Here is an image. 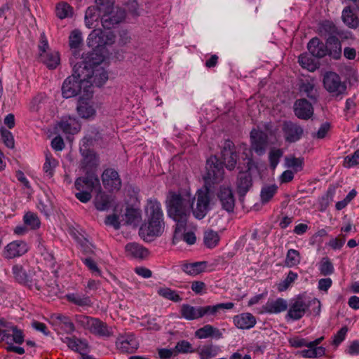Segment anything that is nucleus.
<instances>
[{"label":"nucleus","mask_w":359,"mask_h":359,"mask_svg":"<svg viewBox=\"0 0 359 359\" xmlns=\"http://www.w3.org/2000/svg\"><path fill=\"white\" fill-rule=\"evenodd\" d=\"M222 161L216 156H211L206 161V173L204 176L205 189H198L192 199L196 200V207H191V210L195 218L203 219L210 210V191L215 184H219L224 177L226 168L232 170L235 168L238 154L235 151L233 142L229 140H225L221 151Z\"/></svg>","instance_id":"1"},{"label":"nucleus","mask_w":359,"mask_h":359,"mask_svg":"<svg viewBox=\"0 0 359 359\" xmlns=\"http://www.w3.org/2000/svg\"><path fill=\"white\" fill-rule=\"evenodd\" d=\"M193 204L194 199H191L190 195L182 196L170 193L167 203V212L168 216L176 222L173 235L174 242L179 233L186 229Z\"/></svg>","instance_id":"2"},{"label":"nucleus","mask_w":359,"mask_h":359,"mask_svg":"<svg viewBox=\"0 0 359 359\" xmlns=\"http://www.w3.org/2000/svg\"><path fill=\"white\" fill-rule=\"evenodd\" d=\"M104 59L103 55L100 53H88L81 58L79 62L82 65L81 69L83 78L86 80V87L90 88L93 85L100 87L107 81L108 74L101 67Z\"/></svg>","instance_id":"3"},{"label":"nucleus","mask_w":359,"mask_h":359,"mask_svg":"<svg viewBox=\"0 0 359 359\" xmlns=\"http://www.w3.org/2000/svg\"><path fill=\"white\" fill-rule=\"evenodd\" d=\"M147 218V236H160L165 228L163 212L161 205L156 198L147 201L145 206Z\"/></svg>","instance_id":"4"},{"label":"nucleus","mask_w":359,"mask_h":359,"mask_svg":"<svg viewBox=\"0 0 359 359\" xmlns=\"http://www.w3.org/2000/svg\"><path fill=\"white\" fill-rule=\"evenodd\" d=\"M78 191L75 197L81 203H88L92 198V191L101 189L98 176L94 172H86L85 176L78 177L74 182Z\"/></svg>","instance_id":"5"},{"label":"nucleus","mask_w":359,"mask_h":359,"mask_svg":"<svg viewBox=\"0 0 359 359\" xmlns=\"http://www.w3.org/2000/svg\"><path fill=\"white\" fill-rule=\"evenodd\" d=\"M82 65L80 62H76L73 66V73L68 76L63 82L62 86V96L65 98H70L77 95L81 93L82 88L84 91L88 92V87L86 86V80L83 78L81 73Z\"/></svg>","instance_id":"6"},{"label":"nucleus","mask_w":359,"mask_h":359,"mask_svg":"<svg viewBox=\"0 0 359 359\" xmlns=\"http://www.w3.org/2000/svg\"><path fill=\"white\" fill-rule=\"evenodd\" d=\"M323 337H319L313 341H309L307 339L300 337H294L289 340L290 345L294 348L306 347L299 352L300 355L304 358H320L325 355V348L320 346Z\"/></svg>","instance_id":"7"},{"label":"nucleus","mask_w":359,"mask_h":359,"mask_svg":"<svg viewBox=\"0 0 359 359\" xmlns=\"http://www.w3.org/2000/svg\"><path fill=\"white\" fill-rule=\"evenodd\" d=\"M12 273L14 279L19 284L28 287L29 290H41L43 281L33 269L27 271L22 265L15 264L12 267Z\"/></svg>","instance_id":"8"},{"label":"nucleus","mask_w":359,"mask_h":359,"mask_svg":"<svg viewBox=\"0 0 359 359\" xmlns=\"http://www.w3.org/2000/svg\"><path fill=\"white\" fill-rule=\"evenodd\" d=\"M115 35L111 32H103L101 29H93L88 35L87 44L93 48L91 53H99V48L114 43Z\"/></svg>","instance_id":"9"},{"label":"nucleus","mask_w":359,"mask_h":359,"mask_svg":"<svg viewBox=\"0 0 359 359\" xmlns=\"http://www.w3.org/2000/svg\"><path fill=\"white\" fill-rule=\"evenodd\" d=\"M323 82L324 88L333 96H339L346 93V83L341 81L339 75L334 72H326Z\"/></svg>","instance_id":"10"},{"label":"nucleus","mask_w":359,"mask_h":359,"mask_svg":"<svg viewBox=\"0 0 359 359\" xmlns=\"http://www.w3.org/2000/svg\"><path fill=\"white\" fill-rule=\"evenodd\" d=\"M50 323L58 334H70L75 331L74 324L67 316L53 313L50 317Z\"/></svg>","instance_id":"11"},{"label":"nucleus","mask_w":359,"mask_h":359,"mask_svg":"<svg viewBox=\"0 0 359 359\" xmlns=\"http://www.w3.org/2000/svg\"><path fill=\"white\" fill-rule=\"evenodd\" d=\"M309 308L308 301L303 296L298 295L291 300L286 318L298 320L304 316Z\"/></svg>","instance_id":"12"},{"label":"nucleus","mask_w":359,"mask_h":359,"mask_svg":"<svg viewBox=\"0 0 359 359\" xmlns=\"http://www.w3.org/2000/svg\"><path fill=\"white\" fill-rule=\"evenodd\" d=\"M102 181L105 189L109 192L118 191L122 186V180L115 169L108 168L102 174Z\"/></svg>","instance_id":"13"},{"label":"nucleus","mask_w":359,"mask_h":359,"mask_svg":"<svg viewBox=\"0 0 359 359\" xmlns=\"http://www.w3.org/2000/svg\"><path fill=\"white\" fill-rule=\"evenodd\" d=\"M252 185L253 181L250 168L245 171H240L236 177V190L241 201L244 200Z\"/></svg>","instance_id":"14"},{"label":"nucleus","mask_w":359,"mask_h":359,"mask_svg":"<svg viewBox=\"0 0 359 359\" xmlns=\"http://www.w3.org/2000/svg\"><path fill=\"white\" fill-rule=\"evenodd\" d=\"M116 346L121 353H133L138 348L139 341L133 332H128L117 337Z\"/></svg>","instance_id":"15"},{"label":"nucleus","mask_w":359,"mask_h":359,"mask_svg":"<svg viewBox=\"0 0 359 359\" xmlns=\"http://www.w3.org/2000/svg\"><path fill=\"white\" fill-rule=\"evenodd\" d=\"M251 148L258 155H263L268 144V135L262 130L253 129L250 132Z\"/></svg>","instance_id":"16"},{"label":"nucleus","mask_w":359,"mask_h":359,"mask_svg":"<svg viewBox=\"0 0 359 359\" xmlns=\"http://www.w3.org/2000/svg\"><path fill=\"white\" fill-rule=\"evenodd\" d=\"M282 130L285 142L294 143L299 141L304 134V129L301 126L292 121H285Z\"/></svg>","instance_id":"17"},{"label":"nucleus","mask_w":359,"mask_h":359,"mask_svg":"<svg viewBox=\"0 0 359 359\" xmlns=\"http://www.w3.org/2000/svg\"><path fill=\"white\" fill-rule=\"evenodd\" d=\"M27 251L28 246L26 242L14 241L5 247L3 257L8 259H13L25 255Z\"/></svg>","instance_id":"18"},{"label":"nucleus","mask_w":359,"mask_h":359,"mask_svg":"<svg viewBox=\"0 0 359 359\" xmlns=\"http://www.w3.org/2000/svg\"><path fill=\"white\" fill-rule=\"evenodd\" d=\"M125 17V11L117 8L116 11L113 10L103 14L101 17V23L105 29H111L123 20Z\"/></svg>","instance_id":"19"},{"label":"nucleus","mask_w":359,"mask_h":359,"mask_svg":"<svg viewBox=\"0 0 359 359\" xmlns=\"http://www.w3.org/2000/svg\"><path fill=\"white\" fill-rule=\"evenodd\" d=\"M217 197L222 209L228 212H233L235 208V198L230 187L224 186L221 187L217 193Z\"/></svg>","instance_id":"20"},{"label":"nucleus","mask_w":359,"mask_h":359,"mask_svg":"<svg viewBox=\"0 0 359 359\" xmlns=\"http://www.w3.org/2000/svg\"><path fill=\"white\" fill-rule=\"evenodd\" d=\"M294 114L300 119L307 120L313 114L312 104L305 98L297 100L294 104Z\"/></svg>","instance_id":"21"},{"label":"nucleus","mask_w":359,"mask_h":359,"mask_svg":"<svg viewBox=\"0 0 359 359\" xmlns=\"http://www.w3.org/2000/svg\"><path fill=\"white\" fill-rule=\"evenodd\" d=\"M307 48L312 56L323 58L328 55L329 50L327 42L325 43L318 37L311 39L307 44Z\"/></svg>","instance_id":"22"},{"label":"nucleus","mask_w":359,"mask_h":359,"mask_svg":"<svg viewBox=\"0 0 359 359\" xmlns=\"http://www.w3.org/2000/svg\"><path fill=\"white\" fill-rule=\"evenodd\" d=\"M81 168L85 172H93L99 165V156L91 149L84 150Z\"/></svg>","instance_id":"23"},{"label":"nucleus","mask_w":359,"mask_h":359,"mask_svg":"<svg viewBox=\"0 0 359 359\" xmlns=\"http://www.w3.org/2000/svg\"><path fill=\"white\" fill-rule=\"evenodd\" d=\"M126 256L134 259H144L149 254L147 248L137 243H129L125 246Z\"/></svg>","instance_id":"24"},{"label":"nucleus","mask_w":359,"mask_h":359,"mask_svg":"<svg viewBox=\"0 0 359 359\" xmlns=\"http://www.w3.org/2000/svg\"><path fill=\"white\" fill-rule=\"evenodd\" d=\"M256 323L255 317L250 313H243L233 317V323L238 329H250Z\"/></svg>","instance_id":"25"},{"label":"nucleus","mask_w":359,"mask_h":359,"mask_svg":"<svg viewBox=\"0 0 359 359\" xmlns=\"http://www.w3.org/2000/svg\"><path fill=\"white\" fill-rule=\"evenodd\" d=\"M97 191L94 200L95 208L99 211L108 210L111 206L113 197L102 191V188Z\"/></svg>","instance_id":"26"},{"label":"nucleus","mask_w":359,"mask_h":359,"mask_svg":"<svg viewBox=\"0 0 359 359\" xmlns=\"http://www.w3.org/2000/svg\"><path fill=\"white\" fill-rule=\"evenodd\" d=\"M39 58L50 69H55L60 62V54L55 50H50L46 53H39Z\"/></svg>","instance_id":"27"},{"label":"nucleus","mask_w":359,"mask_h":359,"mask_svg":"<svg viewBox=\"0 0 359 359\" xmlns=\"http://www.w3.org/2000/svg\"><path fill=\"white\" fill-rule=\"evenodd\" d=\"M287 309V301L283 298L276 300H269L263 306V309L268 313H278L286 311Z\"/></svg>","instance_id":"28"},{"label":"nucleus","mask_w":359,"mask_h":359,"mask_svg":"<svg viewBox=\"0 0 359 359\" xmlns=\"http://www.w3.org/2000/svg\"><path fill=\"white\" fill-rule=\"evenodd\" d=\"M195 336L198 339L214 337L219 339L222 337V333L218 328L211 325H205L196 331Z\"/></svg>","instance_id":"29"},{"label":"nucleus","mask_w":359,"mask_h":359,"mask_svg":"<svg viewBox=\"0 0 359 359\" xmlns=\"http://www.w3.org/2000/svg\"><path fill=\"white\" fill-rule=\"evenodd\" d=\"M90 331L96 335L104 337H109L112 334V332L107 323L95 318L91 323Z\"/></svg>","instance_id":"30"},{"label":"nucleus","mask_w":359,"mask_h":359,"mask_svg":"<svg viewBox=\"0 0 359 359\" xmlns=\"http://www.w3.org/2000/svg\"><path fill=\"white\" fill-rule=\"evenodd\" d=\"M327 46L328 47V55L334 60L340 59L341 56V44L336 36H330L327 39Z\"/></svg>","instance_id":"31"},{"label":"nucleus","mask_w":359,"mask_h":359,"mask_svg":"<svg viewBox=\"0 0 359 359\" xmlns=\"http://www.w3.org/2000/svg\"><path fill=\"white\" fill-rule=\"evenodd\" d=\"M102 8L97 6H89L85 14V25L90 29L95 27V22H97L100 18V12Z\"/></svg>","instance_id":"32"},{"label":"nucleus","mask_w":359,"mask_h":359,"mask_svg":"<svg viewBox=\"0 0 359 359\" xmlns=\"http://www.w3.org/2000/svg\"><path fill=\"white\" fill-rule=\"evenodd\" d=\"M201 306H193L187 304H182L180 314L182 318L188 320H193L201 318Z\"/></svg>","instance_id":"33"},{"label":"nucleus","mask_w":359,"mask_h":359,"mask_svg":"<svg viewBox=\"0 0 359 359\" xmlns=\"http://www.w3.org/2000/svg\"><path fill=\"white\" fill-rule=\"evenodd\" d=\"M341 19L349 28L356 29L359 27V18L353 12L350 6L344 8L342 11Z\"/></svg>","instance_id":"34"},{"label":"nucleus","mask_w":359,"mask_h":359,"mask_svg":"<svg viewBox=\"0 0 359 359\" xmlns=\"http://www.w3.org/2000/svg\"><path fill=\"white\" fill-rule=\"evenodd\" d=\"M234 306L232 302L220 303L213 306H201V318L205 316H215L222 309H231Z\"/></svg>","instance_id":"35"},{"label":"nucleus","mask_w":359,"mask_h":359,"mask_svg":"<svg viewBox=\"0 0 359 359\" xmlns=\"http://www.w3.org/2000/svg\"><path fill=\"white\" fill-rule=\"evenodd\" d=\"M206 264L205 262L184 263L182 265V270L187 274L196 276L204 271Z\"/></svg>","instance_id":"36"},{"label":"nucleus","mask_w":359,"mask_h":359,"mask_svg":"<svg viewBox=\"0 0 359 359\" xmlns=\"http://www.w3.org/2000/svg\"><path fill=\"white\" fill-rule=\"evenodd\" d=\"M220 348L218 346L213 345L212 344H205L197 349V352L200 355L201 359H208L216 357Z\"/></svg>","instance_id":"37"},{"label":"nucleus","mask_w":359,"mask_h":359,"mask_svg":"<svg viewBox=\"0 0 359 359\" xmlns=\"http://www.w3.org/2000/svg\"><path fill=\"white\" fill-rule=\"evenodd\" d=\"M60 128L67 134H75L80 130L79 124L74 118H69L68 119H62L59 123Z\"/></svg>","instance_id":"38"},{"label":"nucleus","mask_w":359,"mask_h":359,"mask_svg":"<svg viewBox=\"0 0 359 359\" xmlns=\"http://www.w3.org/2000/svg\"><path fill=\"white\" fill-rule=\"evenodd\" d=\"M66 299L68 302L79 306H90L93 304L88 296L80 295L76 293L67 294Z\"/></svg>","instance_id":"39"},{"label":"nucleus","mask_w":359,"mask_h":359,"mask_svg":"<svg viewBox=\"0 0 359 359\" xmlns=\"http://www.w3.org/2000/svg\"><path fill=\"white\" fill-rule=\"evenodd\" d=\"M73 14V8L69 4L60 2L56 5L55 15L59 19L63 20L67 18H72Z\"/></svg>","instance_id":"40"},{"label":"nucleus","mask_w":359,"mask_h":359,"mask_svg":"<svg viewBox=\"0 0 359 359\" xmlns=\"http://www.w3.org/2000/svg\"><path fill=\"white\" fill-rule=\"evenodd\" d=\"M278 191L276 184L264 185L260 192V199L262 204L269 203Z\"/></svg>","instance_id":"41"},{"label":"nucleus","mask_w":359,"mask_h":359,"mask_svg":"<svg viewBox=\"0 0 359 359\" xmlns=\"http://www.w3.org/2000/svg\"><path fill=\"white\" fill-rule=\"evenodd\" d=\"M83 43L82 34L79 29H74L69 36V45L71 49L74 50V57H76V50Z\"/></svg>","instance_id":"42"},{"label":"nucleus","mask_w":359,"mask_h":359,"mask_svg":"<svg viewBox=\"0 0 359 359\" xmlns=\"http://www.w3.org/2000/svg\"><path fill=\"white\" fill-rule=\"evenodd\" d=\"M5 325L2 327L11 329L12 341L18 344H22L25 341V335L23 331L19 329L16 325H13L6 320Z\"/></svg>","instance_id":"43"},{"label":"nucleus","mask_w":359,"mask_h":359,"mask_svg":"<svg viewBox=\"0 0 359 359\" xmlns=\"http://www.w3.org/2000/svg\"><path fill=\"white\" fill-rule=\"evenodd\" d=\"M204 244L208 248H214L219 241V236L213 230H208L204 233Z\"/></svg>","instance_id":"44"},{"label":"nucleus","mask_w":359,"mask_h":359,"mask_svg":"<svg viewBox=\"0 0 359 359\" xmlns=\"http://www.w3.org/2000/svg\"><path fill=\"white\" fill-rule=\"evenodd\" d=\"M301 261L300 253L298 250L294 249H290L287 250L285 263L288 267H292L298 265Z\"/></svg>","instance_id":"45"},{"label":"nucleus","mask_w":359,"mask_h":359,"mask_svg":"<svg viewBox=\"0 0 359 359\" xmlns=\"http://www.w3.org/2000/svg\"><path fill=\"white\" fill-rule=\"evenodd\" d=\"M79 115L83 118H88L95 114L94 108L86 102H79L77 106Z\"/></svg>","instance_id":"46"},{"label":"nucleus","mask_w":359,"mask_h":359,"mask_svg":"<svg viewBox=\"0 0 359 359\" xmlns=\"http://www.w3.org/2000/svg\"><path fill=\"white\" fill-rule=\"evenodd\" d=\"M320 32L323 34L330 36H335L339 34L338 28L332 21L325 20L323 21L320 26Z\"/></svg>","instance_id":"47"},{"label":"nucleus","mask_w":359,"mask_h":359,"mask_svg":"<svg viewBox=\"0 0 359 359\" xmlns=\"http://www.w3.org/2000/svg\"><path fill=\"white\" fill-rule=\"evenodd\" d=\"M173 348L175 356H177L180 353H194L196 351L192 344L187 340L179 341Z\"/></svg>","instance_id":"48"},{"label":"nucleus","mask_w":359,"mask_h":359,"mask_svg":"<svg viewBox=\"0 0 359 359\" xmlns=\"http://www.w3.org/2000/svg\"><path fill=\"white\" fill-rule=\"evenodd\" d=\"M158 294L165 299L171 300L175 302H179L182 301V297L177 293V292L171 290L169 287H160L158 290Z\"/></svg>","instance_id":"49"},{"label":"nucleus","mask_w":359,"mask_h":359,"mask_svg":"<svg viewBox=\"0 0 359 359\" xmlns=\"http://www.w3.org/2000/svg\"><path fill=\"white\" fill-rule=\"evenodd\" d=\"M24 223L30 226L32 229H37L40 227L41 222L36 214L27 212L23 217Z\"/></svg>","instance_id":"50"},{"label":"nucleus","mask_w":359,"mask_h":359,"mask_svg":"<svg viewBox=\"0 0 359 359\" xmlns=\"http://www.w3.org/2000/svg\"><path fill=\"white\" fill-rule=\"evenodd\" d=\"M126 222L129 224H136L141 218L140 211L133 208H128L126 211Z\"/></svg>","instance_id":"51"},{"label":"nucleus","mask_w":359,"mask_h":359,"mask_svg":"<svg viewBox=\"0 0 359 359\" xmlns=\"http://www.w3.org/2000/svg\"><path fill=\"white\" fill-rule=\"evenodd\" d=\"M57 165V162L55 159L52 158L51 156H46V161L43 164V170L45 175L50 178L54 175V170Z\"/></svg>","instance_id":"52"},{"label":"nucleus","mask_w":359,"mask_h":359,"mask_svg":"<svg viewBox=\"0 0 359 359\" xmlns=\"http://www.w3.org/2000/svg\"><path fill=\"white\" fill-rule=\"evenodd\" d=\"M297 273L290 271L285 279L278 284V291H285L297 280Z\"/></svg>","instance_id":"53"},{"label":"nucleus","mask_w":359,"mask_h":359,"mask_svg":"<svg viewBox=\"0 0 359 359\" xmlns=\"http://www.w3.org/2000/svg\"><path fill=\"white\" fill-rule=\"evenodd\" d=\"M285 163L287 167L292 168L295 172H297L303 169L304 158L294 156L287 157L285 158Z\"/></svg>","instance_id":"54"},{"label":"nucleus","mask_w":359,"mask_h":359,"mask_svg":"<svg viewBox=\"0 0 359 359\" xmlns=\"http://www.w3.org/2000/svg\"><path fill=\"white\" fill-rule=\"evenodd\" d=\"M0 134L4 144L9 149L14 148L15 140L12 133L2 127L0 128Z\"/></svg>","instance_id":"55"},{"label":"nucleus","mask_w":359,"mask_h":359,"mask_svg":"<svg viewBox=\"0 0 359 359\" xmlns=\"http://www.w3.org/2000/svg\"><path fill=\"white\" fill-rule=\"evenodd\" d=\"M319 271L320 274L325 276L331 275L334 273L333 264L328 257H324L322 259L319 266Z\"/></svg>","instance_id":"56"},{"label":"nucleus","mask_w":359,"mask_h":359,"mask_svg":"<svg viewBox=\"0 0 359 359\" xmlns=\"http://www.w3.org/2000/svg\"><path fill=\"white\" fill-rule=\"evenodd\" d=\"M300 91L306 93V96L311 100H316V95L314 92V84L308 80L303 81L299 86Z\"/></svg>","instance_id":"57"},{"label":"nucleus","mask_w":359,"mask_h":359,"mask_svg":"<svg viewBox=\"0 0 359 359\" xmlns=\"http://www.w3.org/2000/svg\"><path fill=\"white\" fill-rule=\"evenodd\" d=\"M283 152L280 149H271L269 154L270 167L274 170L278 165Z\"/></svg>","instance_id":"58"},{"label":"nucleus","mask_w":359,"mask_h":359,"mask_svg":"<svg viewBox=\"0 0 359 359\" xmlns=\"http://www.w3.org/2000/svg\"><path fill=\"white\" fill-rule=\"evenodd\" d=\"M299 62L303 68L307 69L310 72H313L317 69V65L313 62V60L307 55H299Z\"/></svg>","instance_id":"59"},{"label":"nucleus","mask_w":359,"mask_h":359,"mask_svg":"<svg viewBox=\"0 0 359 359\" xmlns=\"http://www.w3.org/2000/svg\"><path fill=\"white\" fill-rule=\"evenodd\" d=\"M185 229L184 230V231ZM183 231L179 233L177 238L175 240V243L172 241L173 244H176L180 239H183L187 244L193 245L196 243V238L194 232L188 231L182 233Z\"/></svg>","instance_id":"60"},{"label":"nucleus","mask_w":359,"mask_h":359,"mask_svg":"<svg viewBox=\"0 0 359 359\" xmlns=\"http://www.w3.org/2000/svg\"><path fill=\"white\" fill-rule=\"evenodd\" d=\"M95 318L90 317L85 315H76L75 320L76 323L85 329L89 330L91 327V323Z\"/></svg>","instance_id":"61"},{"label":"nucleus","mask_w":359,"mask_h":359,"mask_svg":"<svg viewBox=\"0 0 359 359\" xmlns=\"http://www.w3.org/2000/svg\"><path fill=\"white\" fill-rule=\"evenodd\" d=\"M81 261L93 273L97 276H101V271L98 268L96 262L92 258H81Z\"/></svg>","instance_id":"62"},{"label":"nucleus","mask_w":359,"mask_h":359,"mask_svg":"<svg viewBox=\"0 0 359 359\" xmlns=\"http://www.w3.org/2000/svg\"><path fill=\"white\" fill-rule=\"evenodd\" d=\"M344 166L351 168L359 164V149H357L353 154L348 155L344 158Z\"/></svg>","instance_id":"63"},{"label":"nucleus","mask_w":359,"mask_h":359,"mask_svg":"<svg viewBox=\"0 0 359 359\" xmlns=\"http://www.w3.org/2000/svg\"><path fill=\"white\" fill-rule=\"evenodd\" d=\"M104 223L106 225L113 226L115 229H119L121 227L118 216L116 214L107 215Z\"/></svg>","instance_id":"64"}]
</instances>
